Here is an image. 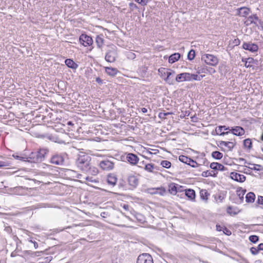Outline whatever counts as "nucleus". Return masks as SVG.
I'll use <instances>...</instances> for the list:
<instances>
[{
  "mask_svg": "<svg viewBox=\"0 0 263 263\" xmlns=\"http://www.w3.org/2000/svg\"><path fill=\"white\" fill-rule=\"evenodd\" d=\"M96 81L99 84H102L103 82L102 80L99 77L96 78Z\"/></svg>",
  "mask_w": 263,
  "mask_h": 263,
  "instance_id": "63",
  "label": "nucleus"
},
{
  "mask_svg": "<svg viewBox=\"0 0 263 263\" xmlns=\"http://www.w3.org/2000/svg\"><path fill=\"white\" fill-rule=\"evenodd\" d=\"M212 157L217 160L221 159L223 157V154L219 151H214L212 153Z\"/></svg>",
  "mask_w": 263,
  "mask_h": 263,
  "instance_id": "32",
  "label": "nucleus"
},
{
  "mask_svg": "<svg viewBox=\"0 0 263 263\" xmlns=\"http://www.w3.org/2000/svg\"><path fill=\"white\" fill-rule=\"evenodd\" d=\"M236 145V142L235 141V139H233V141H219V144L218 145L220 147L222 146H224L228 148L229 151H231L235 146Z\"/></svg>",
  "mask_w": 263,
  "mask_h": 263,
  "instance_id": "11",
  "label": "nucleus"
},
{
  "mask_svg": "<svg viewBox=\"0 0 263 263\" xmlns=\"http://www.w3.org/2000/svg\"><path fill=\"white\" fill-rule=\"evenodd\" d=\"M155 165L152 163L145 164L144 169L148 172H153Z\"/></svg>",
  "mask_w": 263,
  "mask_h": 263,
  "instance_id": "39",
  "label": "nucleus"
},
{
  "mask_svg": "<svg viewBox=\"0 0 263 263\" xmlns=\"http://www.w3.org/2000/svg\"><path fill=\"white\" fill-rule=\"evenodd\" d=\"M195 57V51L193 49H191L188 53L187 59L191 61L193 60Z\"/></svg>",
  "mask_w": 263,
  "mask_h": 263,
  "instance_id": "43",
  "label": "nucleus"
},
{
  "mask_svg": "<svg viewBox=\"0 0 263 263\" xmlns=\"http://www.w3.org/2000/svg\"><path fill=\"white\" fill-rule=\"evenodd\" d=\"M206 69H207V66H205L198 67L197 68V73L198 74H200L201 73H206Z\"/></svg>",
  "mask_w": 263,
  "mask_h": 263,
  "instance_id": "44",
  "label": "nucleus"
},
{
  "mask_svg": "<svg viewBox=\"0 0 263 263\" xmlns=\"http://www.w3.org/2000/svg\"><path fill=\"white\" fill-rule=\"evenodd\" d=\"M11 163L8 161H0V168L10 166Z\"/></svg>",
  "mask_w": 263,
  "mask_h": 263,
  "instance_id": "42",
  "label": "nucleus"
},
{
  "mask_svg": "<svg viewBox=\"0 0 263 263\" xmlns=\"http://www.w3.org/2000/svg\"><path fill=\"white\" fill-rule=\"evenodd\" d=\"M107 215H108V213L105 212H103L101 213V216L103 218H106Z\"/></svg>",
  "mask_w": 263,
  "mask_h": 263,
  "instance_id": "61",
  "label": "nucleus"
},
{
  "mask_svg": "<svg viewBox=\"0 0 263 263\" xmlns=\"http://www.w3.org/2000/svg\"><path fill=\"white\" fill-rule=\"evenodd\" d=\"M210 167L211 169H213L215 171H225L227 170V167L218 162L211 163L210 164Z\"/></svg>",
  "mask_w": 263,
  "mask_h": 263,
  "instance_id": "18",
  "label": "nucleus"
},
{
  "mask_svg": "<svg viewBox=\"0 0 263 263\" xmlns=\"http://www.w3.org/2000/svg\"><path fill=\"white\" fill-rule=\"evenodd\" d=\"M127 161L132 165L136 164L139 161L138 156L133 153H128L126 156Z\"/></svg>",
  "mask_w": 263,
  "mask_h": 263,
  "instance_id": "17",
  "label": "nucleus"
},
{
  "mask_svg": "<svg viewBox=\"0 0 263 263\" xmlns=\"http://www.w3.org/2000/svg\"><path fill=\"white\" fill-rule=\"evenodd\" d=\"M167 71H169V69H166L164 68H160L159 69L158 71L160 74L161 78L164 79V78L166 77V72H168Z\"/></svg>",
  "mask_w": 263,
  "mask_h": 263,
  "instance_id": "38",
  "label": "nucleus"
},
{
  "mask_svg": "<svg viewBox=\"0 0 263 263\" xmlns=\"http://www.w3.org/2000/svg\"><path fill=\"white\" fill-rule=\"evenodd\" d=\"M50 162L55 165H62L64 162V157L62 154H55L51 157Z\"/></svg>",
  "mask_w": 263,
  "mask_h": 263,
  "instance_id": "8",
  "label": "nucleus"
},
{
  "mask_svg": "<svg viewBox=\"0 0 263 263\" xmlns=\"http://www.w3.org/2000/svg\"><path fill=\"white\" fill-rule=\"evenodd\" d=\"M105 72L107 74L112 77L115 76L118 72H119V70L117 68L111 67H105Z\"/></svg>",
  "mask_w": 263,
  "mask_h": 263,
  "instance_id": "25",
  "label": "nucleus"
},
{
  "mask_svg": "<svg viewBox=\"0 0 263 263\" xmlns=\"http://www.w3.org/2000/svg\"><path fill=\"white\" fill-rule=\"evenodd\" d=\"M180 58V54L179 53H174L171 54L168 58V62L170 63L173 64Z\"/></svg>",
  "mask_w": 263,
  "mask_h": 263,
  "instance_id": "27",
  "label": "nucleus"
},
{
  "mask_svg": "<svg viewBox=\"0 0 263 263\" xmlns=\"http://www.w3.org/2000/svg\"><path fill=\"white\" fill-rule=\"evenodd\" d=\"M167 71L166 77L164 78V80L169 85H174L176 82L175 79H174L175 72L171 69H169V71Z\"/></svg>",
  "mask_w": 263,
  "mask_h": 263,
  "instance_id": "10",
  "label": "nucleus"
},
{
  "mask_svg": "<svg viewBox=\"0 0 263 263\" xmlns=\"http://www.w3.org/2000/svg\"><path fill=\"white\" fill-rule=\"evenodd\" d=\"M223 232L224 234H226L227 236H230L232 234L231 231L225 227L223 228Z\"/></svg>",
  "mask_w": 263,
  "mask_h": 263,
  "instance_id": "52",
  "label": "nucleus"
},
{
  "mask_svg": "<svg viewBox=\"0 0 263 263\" xmlns=\"http://www.w3.org/2000/svg\"><path fill=\"white\" fill-rule=\"evenodd\" d=\"M256 20H258V17L257 14H255L248 17L247 20L245 22L246 26H248L251 24H254L255 26H258V25L255 22Z\"/></svg>",
  "mask_w": 263,
  "mask_h": 263,
  "instance_id": "15",
  "label": "nucleus"
},
{
  "mask_svg": "<svg viewBox=\"0 0 263 263\" xmlns=\"http://www.w3.org/2000/svg\"><path fill=\"white\" fill-rule=\"evenodd\" d=\"M190 73L183 72L179 73L175 77V80L177 82H181L183 81H190Z\"/></svg>",
  "mask_w": 263,
  "mask_h": 263,
  "instance_id": "13",
  "label": "nucleus"
},
{
  "mask_svg": "<svg viewBox=\"0 0 263 263\" xmlns=\"http://www.w3.org/2000/svg\"><path fill=\"white\" fill-rule=\"evenodd\" d=\"M117 56V48L115 46L112 45L107 50L105 56V59L108 62L112 63L116 60Z\"/></svg>",
  "mask_w": 263,
  "mask_h": 263,
  "instance_id": "3",
  "label": "nucleus"
},
{
  "mask_svg": "<svg viewBox=\"0 0 263 263\" xmlns=\"http://www.w3.org/2000/svg\"><path fill=\"white\" fill-rule=\"evenodd\" d=\"M30 242L33 243L35 249H37L38 248V244L36 242L32 241V240H30Z\"/></svg>",
  "mask_w": 263,
  "mask_h": 263,
  "instance_id": "62",
  "label": "nucleus"
},
{
  "mask_svg": "<svg viewBox=\"0 0 263 263\" xmlns=\"http://www.w3.org/2000/svg\"><path fill=\"white\" fill-rule=\"evenodd\" d=\"M27 180H28L30 182L28 183V184L30 186H32L33 185L32 184V182H34V183H35L36 182V183H38L39 184L40 183V182L39 181H37L35 179H26Z\"/></svg>",
  "mask_w": 263,
  "mask_h": 263,
  "instance_id": "53",
  "label": "nucleus"
},
{
  "mask_svg": "<svg viewBox=\"0 0 263 263\" xmlns=\"http://www.w3.org/2000/svg\"><path fill=\"white\" fill-rule=\"evenodd\" d=\"M230 177L233 180L239 182H243L246 179L245 175L236 172H232L230 174Z\"/></svg>",
  "mask_w": 263,
  "mask_h": 263,
  "instance_id": "12",
  "label": "nucleus"
},
{
  "mask_svg": "<svg viewBox=\"0 0 263 263\" xmlns=\"http://www.w3.org/2000/svg\"><path fill=\"white\" fill-rule=\"evenodd\" d=\"M242 47L243 49L248 50L251 52H257L258 50V46L256 44L253 43L251 42H244Z\"/></svg>",
  "mask_w": 263,
  "mask_h": 263,
  "instance_id": "9",
  "label": "nucleus"
},
{
  "mask_svg": "<svg viewBox=\"0 0 263 263\" xmlns=\"http://www.w3.org/2000/svg\"><path fill=\"white\" fill-rule=\"evenodd\" d=\"M237 195L239 197V203H241L243 202V196L246 192V190L243 189L241 187L238 188L237 191Z\"/></svg>",
  "mask_w": 263,
  "mask_h": 263,
  "instance_id": "26",
  "label": "nucleus"
},
{
  "mask_svg": "<svg viewBox=\"0 0 263 263\" xmlns=\"http://www.w3.org/2000/svg\"><path fill=\"white\" fill-rule=\"evenodd\" d=\"M190 164H189L190 166H192V167H197L198 166V164L196 162V161L193 160L191 158L190 160Z\"/></svg>",
  "mask_w": 263,
  "mask_h": 263,
  "instance_id": "48",
  "label": "nucleus"
},
{
  "mask_svg": "<svg viewBox=\"0 0 263 263\" xmlns=\"http://www.w3.org/2000/svg\"><path fill=\"white\" fill-rule=\"evenodd\" d=\"M233 43L234 44L235 46L239 45L240 43V41L238 39H235L233 41Z\"/></svg>",
  "mask_w": 263,
  "mask_h": 263,
  "instance_id": "57",
  "label": "nucleus"
},
{
  "mask_svg": "<svg viewBox=\"0 0 263 263\" xmlns=\"http://www.w3.org/2000/svg\"><path fill=\"white\" fill-rule=\"evenodd\" d=\"M250 252L253 255H256L259 252L257 247H251L250 248Z\"/></svg>",
  "mask_w": 263,
  "mask_h": 263,
  "instance_id": "50",
  "label": "nucleus"
},
{
  "mask_svg": "<svg viewBox=\"0 0 263 263\" xmlns=\"http://www.w3.org/2000/svg\"><path fill=\"white\" fill-rule=\"evenodd\" d=\"M12 157L15 159L19 160L22 161L27 162V157H24L22 155L19 154L18 153L13 154Z\"/></svg>",
  "mask_w": 263,
  "mask_h": 263,
  "instance_id": "34",
  "label": "nucleus"
},
{
  "mask_svg": "<svg viewBox=\"0 0 263 263\" xmlns=\"http://www.w3.org/2000/svg\"><path fill=\"white\" fill-rule=\"evenodd\" d=\"M184 194H182V195H184L185 196H186L191 200L195 199L196 197V194L194 190L192 189H187L185 190Z\"/></svg>",
  "mask_w": 263,
  "mask_h": 263,
  "instance_id": "23",
  "label": "nucleus"
},
{
  "mask_svg": "<svg viewBox=\"0 0 263 263\" xmlns=\"http://www.w3.org/2000/svg\"><path fill=\"white\" fill-rule=\"evenodd\" d=\"M237 14L242 17H246L249 14L250 9L246 7H242L237 9Z\"/></svg>",
  "mask_w": 263,
  "mask_h": 263,
  "instance_id": "20",
  "label": "nucleus"
},
{
  "mask_svg": "<svg viewBox=\"0 0 263 263\" xmlns=\"http://www.w3.org/2000/svg\"><path fill=\"white\" fill-rule=\"evenodd\" d=\"M171 114L172 113L170 112H161L159 114L158 117L160 119H165L166 116H167L168 115H171Z\"/></svg>",
  "mask_w": 263,
  "mask_h": 263,
  "instance_id": "47",
  "label": "nucleus"
},
{
  "mask_svg": "<svg viewBox=\"0 0 263 263\" xmlns=\"http://www.w3.org/2000/svg\"><path fill=\"white\" fill-rule=\"evenodd\" d=\"M230 129V127L226 126L225 125H219L217 126L215 129L216 132H221L222 130L228 131Z\"/></svg>",
  "mask_w": 263,
  "mask_h": 263,
  "instance_id": "40",
  "label": "nucleus"
},
{
  "mask_svg": "<svg viewBox=\"0 0 263 263\" xmlns=\"http://www.w3.org/2000/svg\"><path fill=\"white\" fill-rule=\"evenodd\" d=\"M117 178L114 174H109L107 176V182L109 184L114 186L116 184Z\"/></svg>",
  "mask_w": 263,
  "mask_h": 263,
  "instance_id": "21",
  "label": "nucleus"
},
{
  "mask_svg": "<svg viewBox=\"0 0 263 263\" xmlns=\"http://www.w3.org/2000/svg\"><path fill=\"white\" fill-rule=\"evenodd\" d=\"M143 216L140 214H136V218H137V219L138 220H139V221H142L143 219H142Z\"/></svg>",
  "mask_w": 263,
  "mask_h": 263,
  "instance_id": "58",
  "label": "nucleus"
},
{
  "mask_svg": "<svg viewBox=\"0 0 263 263\" xmlns=\"http://www.w3.org/2000/svg\"><path fill=\"white\" fill-rule=\"evenodd\" d=\"M91 158L90 156L85 153H81L78 155L75 164L82 172L95 176L98 174V170L91 165Z\"/></svg>",
  "mask_w": 263,
  "mask_h": 263,
  "instance_id": "1",
  "label": "nucleus"
},
{
  "mask_svg": "<svg viewBox=\"0 0 263 263\" xmlns=\"http://www.w3.org/2000/svg\"><path fill=\"white\" fill-rule=\"evenodd\" d=\"M217 133V135H218L219 136H224V135H228L229 134V133H230V130L229 129V130L228 131H227V132H216Z\"/></svg>",
  "mask_w": 263,
  "mask_h": 263,
  "instance_id": "54",
  "label": "nucleus"
},
{
  "mask_svg": "<svg viewBox=\"0 0 263 263\" xmlns=\"http://www.w3.org/2000/svg\"><path fill=\"white\" fill-rule=\"evenodd\" d=\"M96 43L99 48H101L104 43V39L103 38V35L100 34L97 35L96 37Z\"/></svg>",
  "mask_w": 263,
  "mask_h": 263,
  "instance_id": "29",
  "label": "nucleus"
},
{
  "mask_svg": "<svg viewBox=\"0 0 263 263\" xmlns=\"http://www.w3.org/2000/svg\"><path fill=\"white\" fill-rule=\"evenodd\" d=\"M258 251L263 250V243H261L256 247Z\"/></svg>",
  "mask_w": 263,
  "mask_h": 263,
  "instance_id": "59",
  "label": "nucleus"
},
{
  "mask_svg": "<svg viewBox=\"0 0 263 263\" xmlns=\"http://www.w3.org/2000/svg\"><path fill=\"white\" fill-rule=\"evenodd\" d=\"M223 199L224 197L221 194L218 195V199L219 200L220 202H221Z\"/></svg>",
  "mask_w": 263,
  "mask_h": 263,
  "instance_id": "64",
  "label": "nucleus"
},
{
  "mask_svg": "<svg viewBox=\"0 0 263 263\" xmlns=\"http://www.w3.org/2000/svg\"><path fill=\"white\" fill-rule=\"evenodd\" d=\"M127 57L128 59H134L136 56L134 53L129 51L127 53Z\"/></svg>",
  "mask_w": 263,
  "mask_h": 263,
  "instance_id": "49",
  "label": "nucleus"
},
{
  "mask_svg": "<svg viewBox=\"0 0 263 263\" xmlns=\"http://www.w3.org/2000/svg\"><path fill=\"white\" fill-rule=\"evenodd\" d=\"M230 130V133L237 136H241L245 134L244 129L240 126L232 127Z\"/></svg>",
  "mask_w": 263,
  "mask_h": 263,
  "instance_id": "16",
  "label": "nucleus"
},
{
  "mask_svg": "<svg viewBox=\"0 0 263 263\" xmlns=\"http://www.w3.org/2000/svg\"><path fill=\"white\" fill-rule=\"evenodd\" d=\"M136 263H154L152 256L148 253H143L138 257Z\"/></svg>",
  "mask_w": 263,
  "mask_h": 263,
  "instance_id": "7",
  "label": "nucleus"
},
{
  "mask_svg": "<svg viewBox=\"0 0 263 263\" xmlns=\"http://www.w3.org/2000/svg\"><path fill=\"white\" fill-rule=\"evenodd\" d=\"M240 161H245V163H247V164H249L250 165H251V167H248L250 169H251L252 170H254V171H260V170H263V166H261V165L260 164H251L250 163H248L247 162L246 160L243 158H240Z\"/></svg>",
  "mask_w": 263,
  "mask_h": 263,
  "instance_id": "22",
  "label": "nucleus"
},
{
  "mask_svg": "<svg viewBox=\"0 0 263 263\" xmlns=\"http://www.w3.org/2000/svg\"><path fill=\"white\" fill-rule=\"evenodd\" d=\"M209 196L210 194L205 190L200 191V196L202 200L207 201Z\"/></svg>",
  "mask_w": 263,
  "mask_h": 263,
  "instance_id": "30",
  "label": "nucleus"
},
{
  "mask_svg": "<svg viewBox=\"0 0 263 263\" xmlns=\"http://www.w3.org/2000/svg\"><path fill=\"white\" fill-rule=\"evenodd\" d=\"M223 227H222V226H220V225H218V224H217L216 225V230L217 231H223Z\"/></svg>",
  "mask_w": 263,
  "mask_h": 263,
  "instance_id": "60",
  "label": "nucleus"
},
{
  "mask_svg": "<svg viewBox=\"0 0 263 263\" xmlns=\"http://www.w3.org/2000/svg\"><path fill=\"white\" fill-rule=\"evenodd\" d=\"M216 72V70L212 67H207L206 73H209L211 74Z\"/></svg>",
  "mask_w": 263,
  "mask_h": 263,
  "instance_id": "51",
  "label": "nucleus"
},
{
  "mask_svg": "<svg viewBox=\"0 0 263 263\" xmlns=\"http://www.w3.org/2000/svg\"><path fill=\"white\" fill-rule=\"evenodd\" d=\"M201 176L203 177H208L209 176H216V174L213 171H204L201 174Z\"/></svg>",
  "mask_w": 263,
  "mask_h": 263,
  "instance_id": "33",
  "label": "nucleus"
},
{
  "mask_svg": "<svg viewBox=\"0 0 263 263\" xmlns=\"http://www.w3.org/2000/svg\"><path fill=\"white\" fill-rule=\"evenodd\" d=\"M249 240L253 243H256L259 240V237L256 235H251L249 238Z\"/></svg>",
  "mask_w": 263,
  "mask_h": 263,
  "instance_id": "45",
  "label": "nucleus"
},
{
  "mask_svg": "<svg viewBox=\"0 0 263 263\" xmlns=\"http://www.w3.org/2000/svg\"><path fill=\"white\" fill-rule=\"evenodd\" d=\"M257 202L259 204L263 205V196H258L257 200Z\"/></svg>",
  "mask_w": 263,
  "mask_h": 263,
  "instance_id": "56",
  "label": "nucleus"
},
{
  "mask_svg": "<svg viewBox=\"0 0 263 263\" xmlns=\"http://www.w3.org/2000/svg\"><path fill=\"white\" fill-rule=\"evenodd\" d=\"M46 148L40 149L39 151L31 153L27 157V162L38 163L44 160L46 155L48 153Z\"/></svg>",
  "mask_w": 263,
  "mask_h": 263,
  "instance_id": "2",
  "label": "nucleus"
},
{
  "mask_svg": "<svg viewBox=\"0 0 263 263\" xmlns=\"http://www.w3.org/2000/svg\"><path fill=\"white\" fill-rule=\"evenodd\" d=\"M129 185L133 188H136L139 184V180L135 175H129L127 178Z\"/></svg>",
  "mask_w": 263,
  "mask_h": 263,
  "instance_id": "14",
  "label": "nucleus"
},
{
  "mask_svg": "<svg viewBox=\"0 0 263 263\" xmlns=\"http://www.w3.org/2000/svg\"><path fill=\"white\" fill-rule=\"evenodd\" d=\"M255 63V60L253 58H248L245 59V66L246 67H250L251 66L250 65V64Z\"/></svg>",
  "mask_w": 263,
  "mask_h": 263,
  "instance_id": "37",
  "label": "nucleus"
},
{
  "mask_svg": "<svg viewBox=\"0 0 263 263\" xmlns=\"http://www.w3.org/2000/svg\"><path fill=\"white\" fill-rule=\"evenodd\" d=\"M79 42L84 47L92 46L93 42L91 37L85 34H82L80 36Z\"/></svg>",
  "mask_w": 263,
  "mask_h": 263,
  "instance_id": "5",
  "label": "nucleus"
},
{
  "mask_svg": "<svg viewBox=\"0 0 263 263\" xmlns=\"http://www.w3.org/2000/svg\"><path fill=\"white\" fill-rule=\"evenodd\" d=\"M136 2L141 4L142 5H146L147 3V0H135Z\"/></svg>",
  "mask_w": 263,
  "mask_h": 263,
  "instance_id": "55",
  "label": "nucleus"
},
{
  "mask_svg": "<svg viewBox=\"0 0 263 263\" xmlns=\"http://www.w3.org/2000/svg\"><path fill=\"white\" fill-rule=\"evenodd\" d=\"M227 212L230 215H235L238 213L237 212L233 210V208L231 206L227 208Z\"/></svg>",
  "mask_w": 263,
  "mask_h": 263,
  "instance_id": "46",
  "label": "nucleus"
},
{
  "mask_svg": "<svg viewBox=\"0 0 263 263\" xmlns=\"http://www.w3.org/2000/svg\"><path fill=\"white\" fill-rule=\"evenodd\" d=\"M255 199V195L253 192L248 193L246 196V201L247 203H252Z\"/></svg>",
  "mask_w": 263,
  "mask_h": 263,
  "instance_id": "28",
  "label": "nucleus"
},
{
  "mask_svg": "<svg viewBox=\"0 0 263 263\" xmlns=\"http://www.w3.org/2000/svg\"><path fill=\"white\" fill-rule=\"evenodd\" d=\"M65 63L68 67L72 69H76L78 67V65L70 59L65 60Z\"/></svg>",
  "mask_w": 263,
  "mask_h": 263,
  "instance_id": "24",
  "label": "nucleus"
},
{
  "mask_svg": "<svg viewBox=\"0 0 263 263\" xmlns=\"http://www.w3.org/2000/svg\"><path fill=\"white\" fill-rule=\"evenodd\" d=\"M161 165L162 166V167L169 168L171 166V163L170 161L167 160H162L161 162Z\"/></svg>",
  "mask_w": 263,
  "mask_h": 263,
  "instance_id": "41",
  "label": "nucleus"
},
{
  "mask_svg": "<svg viewBox=\"0 0 263 263\" xmlns=\"http://www.w3.org/2000/svg\"><path fill=\"white\" fill-rule=\"evenodd\" d=\"M243 146L247 148L248 149H251L252 147V143L251 140L249 138L244 140Z\"/></svg>",
  "mask_w": 263,
  "mask_h": 263,
  "instance_id": "35",
  "label": "nucleus"
},
{
  "mask_svg": "<svg viewBox=\"0 0 263 263\" xmlns=\"http://www.w3.org/2000/svg\"><path fill=\"white\" fill-rule=\"evenodd\" d=\"M203 77H204V76H199L196 74L190 73V76H189L190 81H192L193 80H196V81H200Z\"/></svg>",
  "mask_w": 263,
  "mask_h": 263,
  "instance_id": "36",
  "label": "nucleus"
},
{
  "mask_svg": "<svg viewBox=\"0 0 263 263\" xmlns=\"http://www.w3.org/2000/svg\"><path fill=\"white\" fill-rule=\"evenodd\" d=\"M179 160L181 161V162H183L184 163H185L187 165L190 164V160L191 159V158H189L186 156L184 155H180L179 156Z\"/></svg>",
  "mask_w": 263,
  "mask_h": 263,
  "instance_id": "31",
  "label": "nucleus"
},
{
  "mask_svg": "<svg viewBox=\"0 0 263 263\" xmlns=\"http://www.w3.org/2000/svg\"><path fill=\"white\" fill-rule=\"evenodd\" d=\"M201 60L206 64L212 66H216L219 62L218 59L215 55L210 54H204L201 57Z\"/></svg>",
  "mask_w": 263,
  "mask_h": 263,
  "instance_id": "4",
  "label": "nucleus"
},
{
  "mask_svg": "<svg viewBox=\"0 0 263 263\" xmlns=\"http://www.w3.org/2000/svg\"><path fill=\"white\" fill-rule=\"evenodd\" d=\"M168 190L172 195H176L178 188H182V186L175 183H172L169 185Z\"/></svg>",
  "mask_w": 263,
  "mask_h": 263,
  "instance_id": "19",
  "label": "nucleus"
},
{
  "mask_svg": "<svg viewBox=\"0 0 263 263\" xmlns=\"http://www.w3.org/2000/svg\"><path fill=\"white\" fill-rule=\"evenodd\" d=\"M115 163L109 160H104L99 162V165L104 171H110L114 167Z\"/></svg>",
  "mask_w": 263,
  "mask_h": 263,
  "instance_id": "6",
  "label": "nucleus"
}]
</instances>
